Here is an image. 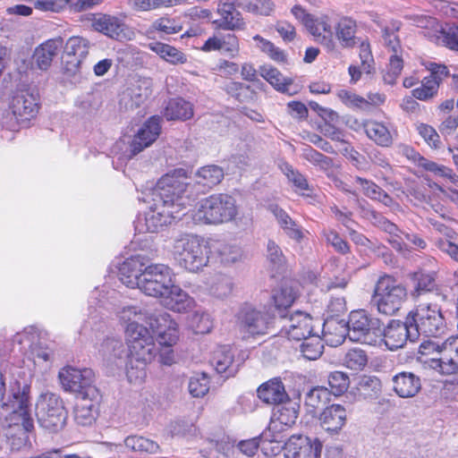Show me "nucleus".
<instances>
[{
	"mask_svg": "<svg viewBox=\"0 0 458 458\" xmlns=\"http://www.w3.org/2000/svg\"><path fill=\"white\" fill-rule=\"evenodd\" d=\"M339 330L336 334L335 344H342L345 333L352 342H357L368 345H375L381 336L379 320L371 318L364 310H352L349 314L345 325L340 322L329 321L324 324L325 335H331V329Z\"/></svg>",
	"mask_w": 458,
	"mask_h": 458,
	"instance_id": "f257e3e1",
	"label": "nucleus"
},
{
	"mask_svg": "<svg viewBox=\"0 0 458 458\" xmlns=\"http://www.w3.org/2000/svg\"><path fill=\"white\" fill-rule=\"evenodd\" d=\"M187 180V172L183 168L174 169L163 175L153 191V200L165 204L178 215L182 216L183 210L192 201Z\"/></svg>",
	"mask_w": 458,
	"mask_h": 458,
	"instance_id": "f03ea898",
	"label": "nucleus"
},
{
	"mask_svg": "<svg viewBox=\"0 0 458 458\" xmlns=\"http://www.w3.org/2000/svg\"><path fill=\"white\" fill-rule=\"evenodd\" d=\"M210 253L208 242L196 234H182L173 243L172 255L174 261L191 273H198L208 265Z\"/></svg>",
	"mask_w": 458,
	"mask_h": 458,
	"instance_id": "7ed1b4c3",
	"label": "nucleus"
},
{
	"mask_svg": "<svg viewBox=\"0 0 458 458\" xmlns=\"http://www.w3.org/2000/svg\"><path fill=\"white\" fill-rule=\"evenodd\" d=\"M238 215L236 200L228 194H212L197 202L192 210L196 225H218L233 221Z\"/></svg>",
	"mask_w": 458,
	"mask_h": 458,
	"instance_id": "20e7f679",
	"label": "nucleus"
},
{
	"mask_svg": "<svg viewBox=\"0 0 458 458\" xmlns=\"http://www.w3.org/2000/svg\"><path fill=\"white\" fill-rule=\"evenodd\" d=\"M4 394L5 383L0 372V407H6L10 410L7 420L11 424L21 426L26 432H30L34 428L30 403V386L27 383L21 385L16 381L11 387L7 403L4 402Z\"/></svg>",
	"mask_w": 458,
	"mask_h": 458,
	"instance_id": "39448f33",
	"label": "nucleus"
},
{
	"mask_svg": "<svg viewBox=\"0 0 458 458\" xmlns=\"http://www.w3.org/2000/svg\"><path fill=\"white\" fill-rule=\"evenodd\" d=\"M407 299L406 288L393 276H380L375 285L372 303L379 313L393 316Z\"/></svg>",
	"mask_w": 458,
	"mask_h": 458,
	"instance_id": "423d86ee",
	"label": "nucleus"
},
{
	"mask_svg": "<svg viewBox=\"0 0 458 458\" xmlns=\"http://www.w3.org/2000/svg\"><path fill=\"white\" fill-rule=\"evenodd\" d=\"M39 109V94L36 88L21 86L12 94L9 102V111L12 117L7 125L15 129V125L26 126L35 118Z\"/></svg>",
	"mask_w": 458,
	"mask_h": 458,
	"instance_id": "0eeeda50",
	"label": "nucleus"
},
{
	"mask_svg": "<svg viewBox=\"0 0 458 458\" xmlns=\"http://www.w3.org/2000/svg\"><path fill=\"white\" fill-rule=\"evenodd\" d=\"M408 323H411V335L416 339L420 335L437 337L446 328L441 310L437 305L432 304L419 305L408 314Z\"/></svg>",
	"mask_w": 458,
	"mask_h": 458,
	"instance_id": "6e6552de",
	"label": "nucleus"
},
{
	"mask_svg": "<svg viewBox=\"0 0 458 458\" xmlns=\"http://www.w3.org/2000/svg\"><path fill=\"white\" fill-rule=\"evenodd\" d=\"M36 416L42 428L55 433L65 426L67 411L63 400L57 394L46 392L37 400Z\"/></svg>",
	"mask_w": 458,
	"mask_h": 458,
	"instance_id": "1a4fd4ad",
	"label": "nucleus"
},
{
	"mask_svg": "<svg viewBox=\"0 0 458 458\" xmlns=\"http://www.w3.org/2000/svg\"><path fill=\"white\" fill-rule=\"evenodd\" d=\"M58 377L64 390L75 393L77 397H98V391L94 386L95 373L89 368L66 366L59 371Z\"/></svg>",
	"mask_w": 458,
	"mask_h": 458,
	"instance_id": "9d476101",
	"label": "nucleus"
},
{
	"mask_svg": "<svg viewBox=\"0 0 458 458\" xmlns=\"http://www.w3.org/2000/svg\"><path fill=\"white\" fill-rule=\"evenodd\" d=\"M173 284L172 270L168 266L151 264L144 267L137 287L147 295L161 298Z\"/></svg>",
	"mask_w": 458,
	"mask_h": 458,
	"instance_id": "9b49d317",
	"label": "nucleus"
},
{
	"mask_svg": "<svg viewBox=\"0 0 458 458\" xmlns=\"http://www.w3.org/2000/svg\"><path fill=\"white\" fill-rule=\"evenodd\" d=\"M125 335L131 355L143 363L150 362L156 354L154 337L150 331L138 322L131 321L125 327Z\"/></svg>",
	"mask_w": 458,
	"mask_h": 458,
	"instance_id": "f8f14e48",
	"label": "nucleus"
},
{
	"mask_svg": "<svg viewBox=\"0 0 458 458\" xmlns=\"http://www.w3.org/2000/svg\"><path fill=\"white\" fill-rule=\"evenodd\" d=\"M180 217L176 211L159 201L153 200V204L144 216L138 217L135 229L139 233H157L170 225L173 220Z\"/></svg>",
	"mask_w": 458,
	"mask_h": 458,
	"instance_id": "ddd939ff",
	"label": "nucleus"
},
{
	"mask_svg": "<svg viewBox=\"0 0 458 458\" xmlns=\"http://www.w3.org/2000/svg\"><path fill=\"white\" fill-rule=\"evenodd\" d=\"M273 317L267 311L245 305L236 315V324L241 332L251 335L267 334Z\"/></svg>",
	"mask_w": 458,
	"mask_h": 458,
	"instance_id": "4468645a",
	"label": "nucleus"
},
{
	"mask_svg": "<svg viewBox=\"0 0 458 458\" xmlns=\"http://www.w3.org/2000/svg\"><path fill=\"white\" fill-rule=\"evenodd\" d=\"M262 437L277 443H284L285 458H320L322 451V444L318 439L310 442L307 437L292 436L284 442L276 437L269 438L267 433H264Z\"/></svg>",
	"mask_w": 458,
	"mask_h": 458,
	"instance_id": "2eb2a0df",
	"label": "nucleus"
},
{
	"mask_svg": "<svg viewBox=\"0 0 458 458\" xmlns=\"http://www.w3.org/2000/svg\"><path fill=\"white\" fill-rule=\"evenodd\" d=\"M281 333L291 340L301 341L312 335L313 319L309 313L295 310L289 314H281Z\"/></svg>",
	"mask_w": 458,
	"mask_h": 458,
	"instance_id": "dca6fc26",
	"label": "nucleus"
},
{
	"mask_svg": "<svg viewBox=\"0 0 458 458\" xmlns=\"http://www.w3.org/2000/svg\"><path fill=\"white\" fill-rule=\"evenodd\" d=\"M411 331L413 329L411 323H408V316L404 322L392 319L381 331L382 341H384L387 349L394 351L403 347L408 339L411 342L416 340V337L411 335Z\"/></svg>",
	"mask_w": 458,
	"mask_h": 458,
	"instance_id": "f3484780",
	"label": "nucleus"
},
{
	"mask_svg": "<svg viewBox=\"0 0 458 458\" xmlns=\"http://www.w3.org/2000/svg\"><path fill=\"white\" fill-rule=\"evenodd\" d=\"M89 42L84 38L72 37L67 40L62 57L67 72L73 74L79 70L89 53Z\"/></svg>",
	"mask_w": 458,
	"mask_h": 458,
	"instance_id": "a211bd4d",
	"label": "nucleus"
},
{
	"mask_svg": "<svg viewBox=\"0 0 458 458\" xmlns=\"http://www.w3.org/2000/svg\"><path fill=\"white\" fill-rule=\"evenodd\" d=\"M160 123L161 117L153 115L143 123L130 145L132 155H137L157 140L161 132Z\"/></svg>",
	"mask_w": 458,
	"mask_h": 458,
	"instance_id": "6ab92c4d",
	"label": "nucleus"
},
{
	"mask_svg": "<svg viewBox=\"0 0 458 458\" xmlns=\"http://www.w3.org/2000/svg\"><path fill=\"white\" fill-rule=\"evenodd\" d=\"M200 49L204 52L220 51L234 58L240 53V42L238 38L233 33H217L209 37Z\"/></svg>",
	"mask_w": 458,
	"mask_h": 458,
	"instance_id": "aec40b11",
	"label": "nucleus"
},
{
	"mask_svg": "<svg viewBox=\"0 0 458 458\" xmlns=\"http://www.w3.org/2000/svg\"><path fill=\"white\" fill-rule=\"evenodd\" d=\"M161 304L172 311L184 313L194 307L195 301L180 286L174 284L168 293L161 297Z\"/></svg>",
	"mask_w": 458,
	"mask_h": 458,
	"instance_id": "412c9836",
	"label": "nucleus"
},
{
	"mask_svg": "<svg viewBox=\"0 0 458 458\" xmlns=\"http://www.w3.org/2000/svg\"><path fill=\"white\" fill-rule=\"evenodd\" d=\"M458 342L457 336L448 337L445 341L440 343L439 341L428 340L420 344L419 347V352L422 356L432 355L430 360V367L434 369L443 372L442 363L444 357V351L445 347L454 345Z\"/></svg>",
	"mask_w": 458,
	"mask_h": 458,
	"instance_id": "4be33fe9",
	"label": "nucleus"
},
{
	"mask_svg": "<svg viewBox=\"0 0 458 458\" xmlns=\"http://www.w3.org/2000/svg\"><path fill=\"white\" fill-rule=\"evenodd\" d=\"M371 222L375 226L388 234L387 242L396 251L404 253L408 250V244L404 242L401 236L402 230L395 224L374 211L371 212Z\"/></svg>",
	"mask_w": 458,
	"mask_h": 458,
	"instance_id": "5701e85b",
	"label": "nucleus"
},
{
	"mask_svg": "<svg viewBox=\"0 0 458 458\" xmlns=\"http://www.w3.org/2000/svg\"><path fill=\"white\" fill-rule=\"evenodd\" d=\"M143 259L140 255H134L120 265L117 276L123 284L131 288L137 286L138 279L146 267Z\"/></svg>",
	"mask_w": 458,
	"mask_h": 458,
	"instance_id": "b1692460",
	"label": "nucleus"
},
{
	"mask_svg": "<svg viewBox=\"0 0 458 458\" xmlns=\"http://www.w3.org/2000/svg\"><path fill=\"white\" fill-rule=\"evenodd\" d=\"M268 210L276 217L280 228L292 240L301 242L305 237V231L288 213L276 204L268 207Z\"/></svg>",
	"mask_w": 458,
	"mask_h": 458,
	"instance_id": "393cba45",
	"label": "nucleus"
},
{
	"mask_svg": "<svg viewBox=\"0 0 458 458\" xmlns=\"http://www.w3.org/2000/svg\"><path fill=\"white\" fill-rule=\"evenodd\" d=\"M308 31L326 47L327 52H337V46L333 38L332 26L327 17L313 18L310 27L307 28Z\"/></svg>",
	"mask_w": 458,
	"mask_h": 458,
	"instance_id": "a878e982",
	"label": "nucleus"
},
{
	"mask_svg": "<svg viewBox=\"0 0 458 458\" xmlns=\"http://www.w3.org/2000/svg\"><path fill=\"white\" fill-rule=\"evenodd\" d=\"M257 393L259 398L267 404H281L289 400L282 380L277 377L263 383Z\"/></svg>",
	"mask_w": 458,
	"mask_h": 458,
	"instance_id": "bb28decb",
	"label": "nucleus"
},
{
	"mask_svg": "<svg viewBox=\"0 0 458 458\" xmlns=\"http://www.w3.org/2000/svg\"><path fill=\"white\" fill-rule=\"evenodd\" d=\"M346 420L347 411L341 404L327 406L319 416L321 427L330 433H338L345 425Z\"/></svg>",
	"mask_w": 458,
	"mask_h": 458,
	"instance_id": "cd10ccee",
	"label": "nucleus"
},
{
	"mask_svg": "<svg viewBox=\"0 0 458 458\" xmlns=\"http://www.w3.org/2000/svg\"><path fill=\"white\" fill-rule=\"evenodd\" d=\"M217 13L221 18L214 21L216 26L223 30H240L243 28L244 22L239 11L229 0H220L217 6Z\"/></svg>",
	"mask_w": 458,
	"mask_h": 458,
	"instance_id": "c85d7f7f",
	"label": "nucleus"
},
{
	"mask_svg": "<svg viewBox=\"0 0 458 458\" xmlns=\"http://www.w3.org/2000/svg\"><path fill=\"white\" fill-rule=\"evenodd\" d=\"M63 39L61 38L48 39L38 46L34 52V60L37 66L43 71L47 70L53 59L57 56L63 48Z\"/></svg>",
	"mask_w": 458,
	"mask_h": 458,
	"instance_id": "c756f323",
	"label": "nucleus"
},
{
	"mask_svg": "<svg viewBox=\"0 0 458 458\" xmlns=\"http://www.w3.org/2000/svg\"><path fill=\"white\" fill-rule=\"evenodd\" d=\"M394 390L402 398L415 396L421 388L418 376L411 372H400L393 377Z\"/></svg>",
	"mask_w": 458,
	"mask_h": 458,
	"instance_id": "7c9ffc66",
	"label": "nucleus"
},
{
	"mask_svg": "<svg viewBox=\"0 0 458 458\" xmlns=\"http://www.w3.org/2000/svg\"><path fill=\"white\" fill-rule=\"evenodd\" d=\"M147 84L131 80L129 86L121 94L120 105L125 108L139 106L151 94Z\"/></svg>",
	"mask_w": 458,
	"mask_h": 458,
	"instance_id": "2f4dec72",
	"label": "nucleus"
},
{
	"mask_svg": "<svg viewBox=\"0 0 458 458\" xmlns=\"http://www.w3.org/2000/svg\"><path fill=\"white\" fill-rule=\"evenodd\" d=\"M98 397H77L74 407V420L81 426H90L97 417Z\"/></svg>",
	"mask_w": 458,
	"mask_h": 458,
	"instance_id": "473e14b6",
	"label": "nucleus"
},
{
	"mask_svg": "<svg viewBox=\"0 0 458 458\" xmlns=\"http://www.w3.org/2000/svg\"><path fill=\"white\" fill-rule=\"evenodd\" d=\"M163 114L168 121L189 120L193 116V106L182 98H171L165 105Z\"/></svg>",
	"mask_w": 458,
	"mask_h": 458,
	"instance_id": "72a5a7b5",
	"label": "nucleus"
},
{
	"mask_svg": "<svg viewBox=\"0 0 458 458\" xmlns=\"http://www.w3.org/2000/svg\"><path fill=\"white\" fill-rule=\"evenodd\" d=\"M357 25L355 21L350 18H342L335 26V36L344 48H352L357 44L355 36Z\"/></svg>",
	"mask_w": 458,
	"mask_h": 458,
	"instance_id": "f704fd0d",
	"label": "nucleus"
},
{
	"mask_svg": "<svg viewBox=\"0 0 458 458\" xmlns=\"http://www.w3.org/2000/svg\"><path fill=\"white\" fill-rule=\"evenodd\" d=\"M233 353L229 346H220L214 352L211 364L217 373H225L226 377L233 376L236 371L233 366Z\"/></svg>",
	"mask_w": 458,
	"mask_h": 458,
	"instance_id": "c9c22d12",
	"label": "nucleus"
},
{
	"mask_svg": "<svg viewBox=\"0 0 458 458\" xmlns=\"http://www.w3.org/2000/svg\"><path fill=\"white\" fill-rule=\"evenodd\" d=\"M353 181L354 183L360 185L366 197L382 202L386 207H391L393 205V199L374 182L360 176H355Z\"/></svg>",
	"mask_w": 458,
	"mask_h": 458,
	"instance_id": "e433bc0d",
	"label": "nucleus"
},
{
	"mask_svg": "<svg viewBox=\"0 0 458 458\" xmlns=\"http://www.w3.org/2000/svg\"><path fill=\"white\" fill-rule=\"evenodd\" d=\"M223 178V169L216 165L200 167L196 173V183L207 189L216 186Z\"/></svg>",
	"mask_w": 458,
	"mask_h": 458,
	"instance_id": "4c0bfd02",
	"label": "nucleus"
},
{
	"mask_svg": "<svg viewBox=\"0 0 458 458\" xmlns=\"http://www.w3.org/2000/svg\"><path fill=\"white\" fill-rule=\"evenodd\" d=\"M148 48L158 55L161 58L165 61L177 64H184L187 61L185 55L175 48L173 46L168 44H165L162 42H150L148 45Z\"/></svg>",
	"mask_w": 458,
	"mask_h": 458,
	"instance_id": "58836bf2",
	"label": "nucleus"
},
{
	"mask_svg": "<svg viewBox=\"0 0 458 458\" xmlns=\"http://www.w3.org/2000/svg\"><path fill=\"white\" fill-rule=\"evenodd\" d=\"M367 136L377 145L388 147L392 144V136L388 129L381 123L368 121L364 123Z\"/></svg>",
	"mask_w": 458,
	"mask_h": 458,
	"instance_id": "ea45409f",
	"label": "nucleus"
},
{
	"mask_svg": "<svg viewBox=\"0 0 458 458\" xmlns=\"http://www.w3.org/2000/svg\"><path fill=\"white\" fill-rule=\"evenodd\" d=\"M296 298L297 293L293 287L292 285H288L287 284L282 285V287L274 293L273 299L275 307L278 312L279 317L281 314L290 313L288 309L291 308Z\"/></svg>",
	"mask_w": 458,
	"mask_h": 458,
	"instance_id": "a19ab883",
	"label": "nucleus"
},
{
	"mask_svg": "<svg viewBox=\"0 0 458 458\" xmlns=\"http://www.w3.org/2000/svg\"><path fill=\"white\" fill-rule=\"evenodd\" d=\"M401 26V21L392 20L381 27L384 45L395 54L401 49L400 39L397 35Z\"/></svg>",
	"mask_w": 458,
	"mask_h": 458,
	"instance_id": "79ce46f5",
	"label": "nucleus"
},
{
	"mask_svg": "<svg viewBox=\"0 0 458 458\" xmlns=\"http://www.w3.org/2000/svg\"><path fill=\"white\" fill-rule=\"evenodd\" d=\"M124 446L140 454H156L159 450L157 443L140 436H130L124 439Z\"/></svg>",
	"mask_w": 458,
	"mask_h": 458,
	"instance_id": "37998d69",
	"label": "nucleus"
},
{
	"mask_svg": "<svg viewBox=\"0 0 458 458\" xmlns=\"http://www.w3.org/2000/svg\"><path fill=\"white\" fill-rule=\"evenodd\" d=\"M165 327H160V330L152 332V335L160 345L173 346L178 340V326L169 315V321L165 324Z\"/></svg>",
	"mask_w": 458,
	"mask_h": 458,
	"instance_id": "c03bdc74",
	"label": "nucleus"
},
{
	"mask_svg": "<svg viewBox=\"0 0 458 458\" xmlns=\"http://www.w3.org/2000/svg\"><path fill=\"white\" fill-rule=\"evenodd\" d=\"M414 282V290L411 293L413 297L431 292L436 287V273L435 272H416L412 275Z\"/></svg>",
	"mask_w": 458,
	"mask_h": 458,
	"instance_id": "a18cd8bd",
	"label": "nucleus"
},
{
	"mask_svg": "<svg viewBox=\"0 0 458 458\" xmlns=\"http://www.w3.org/2000/svg\"><path fill=\"white\" fill-rule=\"evenodd\" d=\"M260 75L276 90L284 93L289 91L288 87L292 84V80L284 77L276 68L263 66L260 68Z\"/></svg>",
	"mask_w": 458,
	"mask_h": 458,
	"instance_id": "49530a36",
	"label": "nucleus"
},
{
	"mask_svg": "<svg viewBox=\"0 0 458 458\" xmlns=\"http://www.w3.org/2000/svg\"><path fill=\"white\" fill-rule=\"evenodd\" d=\"M188 327L195 334H208L213 327V321L208 313L203 310H195L188 317Z\"/></svg>",
	"mask_w": 458,
	"mask_h": 458,
	"instance_id": "de8ad7c7",
	"label": "nucleus"
},
{
	"mask_svg": "<svg viewBox=\"0 0 458 458\" xmlns=\"http://www.w3.org/2000/svg\"><path fill=\"white\" fill-rule=\"evenodd\" d=\"M86 20L90 21L92 28L110 38L114 33V19L104 13L88 14Z\"/></svg>",
	"mask_w": 458,
	"mask_h": 458,
	"instance_id": "09e8293b",
	"label": "nucleus"
},
{
	"mask_svg": "<svg viewBox=\"0 0 458 458\" xmlns=\"http://www.w3.org/2000/svg\"><path fill=\"white\" fill-rule=\"evenodd\" d=\"M324 344L322 339L318 335H311L303 339L301 345V352L303 357L310 360L318 359L323 353Z\"/></svg>",
	"mask_w": 458,
	"mask_h": 458,
	"instance_id": "8fccbe9b",
	"label": "nucleus"
},
{
	"mask_svg": "<svg viewBox=\"0 0 458 458\" xmlns=\"http://www.w3.org/2000/svg\"><path fill=\"white\" fill-rule=\"evenodd\" d=\"M330 392L324 386H316L310 390L305 396V405L310 412L321 408L329 399Z\"/></svg>",
	"mask_w": 458,
	"mask_h": 458,
	"instance_id": "3c124183",
	"label": "nucleus"
},
{
	"mask_svg": "<svg viewBox=\"0 0 458 458\" xmlns=\"http://www.w3.org/2000/svg\"><path fill=\"white\" fill-rule=\"evenodd\" d=\"M253 40L257 43V47L265 55H267L270 59L277 63H284L286 60V55L278 47H276L273 42L262 38L259 35H256L253 37Z\"/></svg>",
	"mask_w": 458,
	"mask_h": 458,
	"instance_id": "603ef678",
	"label": "nucleus"
},
{
	"mask_svg": "<svg viewBox=\"0 0 458 458\" xmlns=\"http://www.w3.org/2000/svg\"><path fill=\"white\" fill-rule=\"evenodd\" d=\"M359 391L366 399H376L381 393L382 385L378 377L364 375L359 382Z\"/></svg>",
	"mask_w": 458,
	"mask_h": 458,
	"instance_id": "864d4df0",
	"label": "nucleus"
},
{
	"mask_svg": "<svg viewBox=\"0 0 458 458\" xmlns=\"http://www.w3.org/2000/svg\"><path fill=\"white\" fill-rule=\"evenodd\" d=\"M330 392L334 395H341L347 391L350 386L349 376L343 371H333L327 376Z\"/></svg>",
	"mask_w": 458,
	"mask_h": 458,
	"instance_id": "5fc2aeb1",
	"label": "nucleus"
},
{
	"mask_svg": "<svg viewBox=\"0 0 458 458\" xmlns=\"http://www.w3.org/2000/svg\"><path fill=\"white\" fill-rule=\"evenodd\" d=\"M209 378L205 373L192 376L189 380V393L195 398L203 397L209 391Z\"/></svg>",
	"mask_w": 458,
	"mask_h": 458,
	"instance_id": "6e6d98bb",
	"label": "nucleus"
},
{
	"mask_svg": "<svg viewBox=\"0 0 458 458\" xmlns=\"http://www.w3.org/2000/svg\"><path fill=\"white\" fill-rule=\"evenodd\" d=\"M368 363L366 352L358 348L349 350L344 358V364L350 369L361 370Z\"/></svg>",
	"mask_w": 458,
	"mask_h": 458,
	"instance_id": "4d7b16f0",
	"label": "nucleus"
},
{
	"mask_svg": "<svg viewBox=\"0 0 458 458\" xmlns=\"http://www.w3.org/2000/svg\"><path fill=\"white\" fill-rule=\"evenodd\" d=\"M233 287V280L225 275H216L211 284L210 291L212 294L217 298L228 297Z\"/></svg>",
	"mask_w": 458,
	"mask_h": 458,
	"instance_id": "13d9d810",
	"label": "nucleus"
},
{
	"mask_svg": "<svg viewBox=\"0 0 458 458\" xmlns=\"http://www.w3.org/2000/svg\"><path fill=\"white\" fill-rule=\"evenodd\" d=\"M301 156L305 160L318 166L322 170L327 171L333 166L331 157L325 156L311 147L303 148Z\"/></svg>",
	"mask_w": 458,
	"mask_h": 458,
	"instance_id": "bf43d9fd",
	"label": "nucleus"
},
{
	"mask_svg": "<svg viewBox=\"0 0 458 458\" xmlns=\"http://www.w3.org/2000/svg\"><path fill=\"white\" fill-rule=\"evenodd\" d=\"M403 68V62L398 53H394L389 58V64L384 73V81L386 83L393 85L396 79L400 76Z\"/></svg>",
	"mask_w": 458,
	"mask_h": 458,
	"instance_id": "052dcab7",
	"label": "nucleus"
},
{
	"mask_svg": "<svg viewBox=\"0 0 458 458\" xmlns=\"http://www.w3.org/2000/svg\"><path fill=\"white\" fill-rule=\"evenodd\" d=\"M438 89V84L436 80L423 79L421 86L412 90V96L420 100H428L433 98Z\"/></svg>",
	"mask_w": 458,
	"mask_h": 458,
	"instance_id": "680f3d73",
	"label": "nucleus"
},
{
	"mask_svg": "<svg viewBox=\"0 0 458 458\" xmlns=\"http://www.w3.org/2000/svg\"><path fill=\"white\" fill-rule=\"evenodd\" d=\"M283 173L285 174L287 179L293 184V186L299 191H309L310 186L307 179L299 171L295 170L289 164H284L282 167Z\"/></svg>",
	"mask_w": 458,
	"mask_h": 458,
	"instance_id": "e2e57ef3",
	"label": "nucleus"
},
{
	"mask_svg": "<svg viewBox=\"0 0 458 458\" xmlns=\"http://www.w3.org/2000/svg\"><path fill=\"white\" fill-rule=\"evenodd\" d=\"M225 91L241 102L246 101L248 94L252 93L250 86L239 81H229L224 87Z\"/></svg>",
	"mask_w": 458,
	"mask_h": 458,
	"instance_id": "0e129e2a",
	"label": "nucleus"
},
{
	"mask_svg": "<svg viewBox=\"0 0 458 458\" xmlns=\"http://www.w3.org/2000/svg\"><path fill=\"white\" fill-rule=\"evenodd\" d=\"M152 28L165 34H174L182 30L181 23L175 19L161 17L152 23Z\"/></svg>",
	"mask_w": 458,
	"mask_h": 458,
	"instance_id": "69168bd1",
	"label": "nucleus"
},
{
	"mask_svg": "<svg viewBox=\"0 0 458 458\" xmlns=\"http://www.w3.org/2000/svg\"><path fill=\"white\" fill-rule=\"evenodd\" d=\"M244 5L249 12L266 16L269 15L275 8L272 0H245Z\"/></svg>",
	"mask_w": 458,
	"mask_h": 458,
	"instance_id": "338daca9",
	"label": "nucleus"
},
{
	"mask_svg": "<svg viewBox=\"0 0 458 458\" xmlns=\"http://www.w3.org/2000/svg\"><path fill=\"white\" fill-rule=\"evenodd\" d=\"M359 55L361 62V70L366 73H371L374 71V58L368 42L360 43Z\"/></svg>",
	"mask_w": 458,
	"mask_h": 458,
	"instance_id": "774afa93",
	"label": "nucleus"
}]
</instances>
